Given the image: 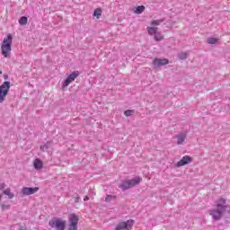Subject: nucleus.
Wrapping results in <instances>:
<instances>
[{"label": "nucleus", "instance_id": "1", "mask_svg": "<svg viewBox=\"0 0 230 230\" xmlns=\"http://www.w3.org/2000/svg\"><path fill=\"white\" fill-rule=\"evenodd\" d=\"M163 20H153L150 23L151 26L146 27L148 35H151V37L154 36L156 42H160V40L164 39V35H163V33L159 31V28H157V26H160Z\"/></svg>", "mask_w": 230, "mask_h": 230}, {"label": "nucleus", "instance_id": "2", "mask_svg": "<svg viewBox=\"0 0 230 230\" xmlns=\"http://www.w3.org/2000/svg\"><path fill=\"white\" fill-rule=\"evenodd\" d=\"M226 209L227 206L226 205V199L220 198L216 201V208L210 210V215L214 220H220Z\"/></svg>", "mask_w": 230, "mask_h": 230}, {"label": "nucleus", "instance_id": "3", "mask_svg": "<svg viewBox=\"0 0 230 230\" xmlns=\"http://www.w3.org/2000/svg\"><path fill=\"white\" fill-rule=\"evenodd\" d=\"M13 40V35L9 33L5 37L1 44V53L4 58H8L12 55V42Z\"/></svg>", "mask_w": 230, "mask_h": 230}, {"label": "nucleus", "instance_id": "4", "mask_svg": "<svg viewBox=\"0 0 230 230\" xmlns=\"http://www.w3.org/2000/svg\"><path fill=\"white\" fill-rule=\"evenodd\" d=\"M139 182H141V177H137V178L123 181L119 185V188H121V190H130V188H134V186H137Z\"/></svg>", "mask_w": 230, "mask_h": 230}, {"label": "nucleus", "instance_id": "5", "mask_svg": "<svg viewBox=\"0 0 230 230\" xmlns=\"http://www.w3.org/2000/svg\"><path fill=\"white\" fill-rule=\"evenodd\" d=\"M66 224L67 222H66V220H62L61 218H54L49 222L50 227H55L57 230H65Z\"/></svg>", "mask_w": 230, "mask_h": 230}, {"label": "nucleus", "instance_id": "6", "mask_svg": "<svg viewBox=\"0 0 230 230\" xmlns=\"http://www.w3.org/2000/svg\"><path fill=\"white\" fill-rule=\"evenodd\" d=\"M10 91V82L5 81L0 85V103L4 102V99L8 95V92Z\"/></svg>", "mask_w": 230, "mask_h": 230}, {"label": "nucleus", "instance_id": "7", "mask_svg": "<svg viewBox=\"0 0 230 230\" xmlns=\"http://www.w3.org/2000/svg\"><path fill=\"white\" fill-rule=\"evenodd\" d=\"M78 216L76 214H71L69 217V228L68 230H78Z\"/></svg>", "mask_w": 230, "mask_h": 230}, {"label": "nucleus", "instance_id": "8", "mask_svg": "<svg viewBox=\"0 0 230 230\" xmlns=\"http://www.w3.org/2000/svg\"><path fill=\"white\" fill-rule=\"evenodd\" d=\"M78 76H80V73L78 71L70 74L63 83V87H67V85L72 84V82H75V79L78 78Z\"/></svg>", "mask_w": 230, "mask_h": 230}, {"label": "nucleus", "instance_id": "9", "mask_svg": "<svg viewBox=\"0 0 230 230\" xmlns=\"http://www.w3.org/2000/svg\"><path fill=\"white\" fill-rule=\"evenodd\" d=\"M39 191V187H24L22 189V194L23 197H28L30 195H35Z\"/></svg>", "mask_w": 230, "mask_h": 230}, {"label": "nucleus", "instance_id": "10", "mask_svg": "<svg viewBox=\"0 0 230 230\" xmlns=\"http://www.w3.org/2000/svg\"><path fill=\"white\" fill-rule=\"evenodd\" d=\"M191 163V157L185 155L179 162H177L176 166L181 168V166H186V164H190Z\"/></svg>", "mask_w": 230, "mask_h": 230}, {"label": "nucleus", "instance_id": "11", "mask_svg": "<svg viewBox=\"0 0 230 230\" xmlns=\"http://www.w3.org/2000/svg\"><path fill=\"white\" fill-rule=\"evenodd\" d=\"M168 64L167 58H155L153 61L155 67H161V66H166Z\"/></svg>", "mask_w": 230, "mask_h": 230}, {"label": "nucleus", "instance_id": "12", "mask_svg": "<svg viewBox=\"0 0 230 230\" xmlns=\"http://www.w3.org/2000/svg\"><path fill=\"white\" fill-rule=\"evenodd\" d=\"M33 166L35 170H42L44 164L41 162L40 159L37 158L33 161Z\"/></svg>", "mask_w": 230, "mask_h": 230}, {"label": "nucleus", "instance_id": "13", "mask_svg": "<svg viewBox=\"0 0 230 230\" xmlns=\"http://www.w3.org/2000/svg\"><path fill=\"white\" fill-rule=\"evenodd\" d=\"M186 133H181L180 135L176 136L177 137V145H182L184 141L186 140Z\"/></svg>", "mask_w": 230, "mask_h": 230}, {"label": "nucleus", "instance_id": "14", "mask_svg": "<svg viewBox=\"0 0 230 230\" xmlns=\"http://www.w3.org/2000/svg\"><path fill=\"white\" fill-rule=\"evenodd\" d=\"M4 195H6L10 200H12V199H13V197H14L13 193L12 192V190H10V189L4 190Z\"/></svg>", "mask_w": 230, "mask_h": 230}, {"label": "nucleus", "instance_id": "15", "mask_svg": "<svg viewBox=\"0 0 230 230\" xmlns=\"http://www.w3.org/2000/svg\"><path fill=\"white\" fill-rule=\"evenodd\" d=\"M19 24H21V26H26V24H28V17L26 16L21 17L19 20Z\"/></svg>", "mask_w": 230, "mask_h": 230}, {"label": "nucleus", "instance_id": "16", "mask_svg": "<svg viewBox=\"0 0 230 230\" xmlns=\"http://www.w3.org/2000/svg\"><path fill=\"white\" fill-rule=\"evenodd\" d=\"M93 16L97 17V19H100V17H102V9L101 8L95 9L93 12Z\"/></svg>", "mask_w": 230, "mask_h": 230}, {"label": "nucleus", "instance_id": "17", "mask_svg": "<svg viewBox=\"0 0 230 230\" xmlns=\"http://www.w3.org/2000/svg\"><path fill=\"white\" fill-rule=\"evenodd\" d=\"M145 12V5H139L136 8V13H143Z\"/></svg>", "mask_w": 230, "mask_h": 230}, {"label": "nucleus", "instance_id": "18", "mask_svg": "<svg viewBox=\"0 0 230 230\" xmlns=\"http://www.w3.org/2000/svg\"><path fill=\"white\" fill-rule=\"evenodd\" d=\"M208 44H217L218 42V39L217 38H208Z\"/></svg>", "mask_w": 230, "mask_h": 230}, {"label": "nucleus", "instance_id": "19", "mask_svg": "<svg viewBox=\"0 0 230 230\" xmlns=\"http://www.w3.org/2000/svg\"><path fill=\"white\" fill-rule=\"evenodd\" d=\"M117 197L112 195H107L105 198V202H111V200H116Z\"/></svg>", "mask_w": 230, "mask_h": 230}, {"label": "nucleus", "instance_id": "20", "mask_svg": "<svg viewBox=\"0 0 230 230\" xmlns=\"http://www.w3.org/2000/svg\"><path fill=\"white\" fill-rule=\"evenodd\" d=\"M132 114H134V111L133 110H128L124 112V115L128 118V116H132Z\"/></svg>", "mask_w": 230, "mask_h": 230}, {"label": "nucleus", "instance_id": "21", "mask_svg": "<svg viewBox=\"0 0 230 230\" xmlns=\"http://www.w3.org/2000/svg\"><path fill=\"white\" fill-rule=\"evenodd\" d=\"M4 188H6V184L5 183H0V190H4Z\"/></svg>", "mask_w": 230, "mask_h": 230}, {"label": "nucleus", "instance_id": "22", "mask_svg": "<svg viewBox=\"0 0 230 230\" xmlns=\"http://www.w3.org/2000/svg\"><path fill=\"white\" fill-rule=\"evenodd\" d=\"M10 208L9 205L2 204V209H8Z\"/></svg>", "mask_w": 230, "mask_h": 230}, {"label": "nucleus", "instance_id": "23", "mask_svg": "<svg viewBox=\"0 0 230 230\" xmlns=\"http://www.w3.org/2000/svg\"><path fill=\"white\" fill-rule=\"evenodd\" d=\"M187 54L185 52L181 53V58H186Z\"/></svg>", "mask_w": 230, "mask_h": 230}, {"label": "nucleus", "instance_id": "24", "mask_svg": "<svg viewBox=\"0 0 230 230\" xmlns=\"http://www.w3.org/2000/svg\"><path fill=\"white\" fill-rule=\"evenodd\" d=\"M44 148H48V145H44L40 146V150H44Z\"/></svg>", "mask_w": 230, "mask_h": 230}, {"label": "nucleus", "instance_id": "25", "mask_svg": "<svg viewBox=\"0 0 230 230\" xmlns=\"http://www.w3.org/2000/svg\"><path fill=\"white\" fill-rule=\"evenodd\" d=\"M84 200H89V197L88 196H85Z\"/></svg>", "mask_w": 230, "mask_h": 230}, {"label": "nucleus", "instance_id": "26", "mask_svg": "<svg viewBox=\"0 0 230 230\" xmlns=\"http://www.w3.org/2000/svg\"><path fill=\"white\" fill-rule=\"evenodd\" d=\"M78 200H80V197L75 198V202H78Z\"/></svg>", "mask_w": 230, "mask_h": 230}, {"label": "nucleus", "instance_id": "27", "mask_svg": "<svg viewBox=\"0 0 230 230\" xmlns=\"http://www.w3.org/2000/svg\"><path fill=\"white\" fill-rule=\"evenodd\" d=\"M20 230H24V226H21Z\"/></svg>", "mask_w": 230, "mask_h": 230}, {"label": "nucleus", "instance_id": "28", "mask_svg": "<svg viewBox=\"0 0 230 230\" xmlns=\"http://www.w3.org/2000/svg\"><path fill=\"white\" fill-rule=\"evenodd\" d=\"M0 75H3V71L0 70Z\"/></svg>", "mask_w": 230, "mask_h": 230}, {"label": "nucleus", "instance_id": "29", "mask_svg": "<svg viewBox=\"0 0 230 230\" xmlns=\"http://www.w3.org/2000/svg\"><path fill=\"white\" fill-rule=\"evenodd\" d=\"M0 200H1V195H0Z\"/></svg>", "mask_w": 230, "mask_h": 230}]
</instances>
